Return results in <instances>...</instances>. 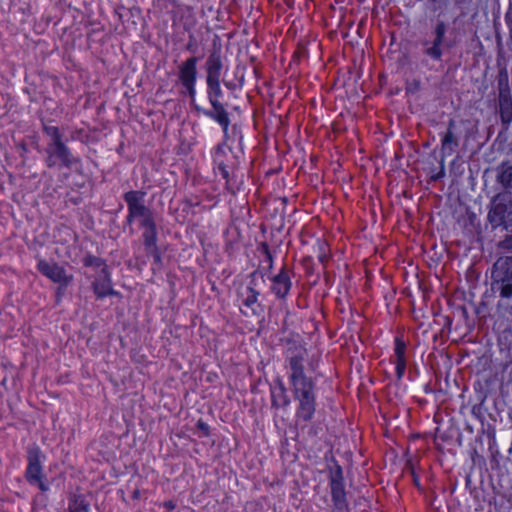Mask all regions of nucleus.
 Wrapping results in <instances>:
<instances>
[{
  "label": "nucleus",
  "mask_w": 512,
  "mask_h": 512,
  "mask_svg": "<svg viewBox=\"0 0 512 512\" xmlns=\"http://www.w3.org/2000/svg\"><path fill=\"white\" fill-rule=\"evenodd\" d=\"M83 263H84L85 266L100 268V270L103 267H106V265L104 264V262H103V260L101 258L92 256V255H87L84 258Z\"/></svg>",
  "instance_id": "nucleus-20"
},
{
  "label": "nucleus",
  "mask_w": 512,
  "mask_h": 512,
  "mask_svg": "<svg viewBox=\"0 0 512 512\" xmlns=\"http://www.w3.org/2000/svg\"><path fill=\"white\" fill-rule=\"evenodd\" d=\"M40 450L38 447H32L28 451V467L26 478L32 484H37L42 491L48 490V487L42 482Z\"/></svg>",
  "instance_id": "nucleus-11"
},
{
  "label": "nucleus",
  "mask_w": 512,
  "mask_h": 512,
  "mask_svg": "<svg viewBox=\"0 0 512 512\" xmlns=\"http://www.w3.org/2000/svg\"><path fill=\"white\" fill-rule=\"evenodd\" d=\"M396 374H397V377L400 379L403 374H404V371L406 369V360H399V361H396Z\"/></svg>",
  "instance_id": "nucleus-24"
},
{
  "label": "nucleus",
  "mask_w": 512,
  "mask_h": 512,
  "mask_svg": "<svg viewBox=\"0 0 512 512\" xmlns=\"http://www.w3.org/2000/svg\"><path fill=\"white\" fill-rule=\"evenodd\" d=\"M499 246H500L502 249H505V250H511V249H512V236L507 237L506 239H504L503 241H501V242L499 243Z\"/></svg>",
  "instance_id": "nucleus-26"
},
{
  "label": "nucleus",
  "mask_w": 512,
  "mask_h": 512,
  "mask_svg": "<svg viewBox=\"0 0 512 512\" xmlns=\"http://www.w3.org/2000/svg\"><path fill=\"white\" fill-rule=\"evenodd\" d=\"M44 130H45L46 134L50 137L49 143H56V142L62 141V135L60 134L57 127L45 126Z\"/></svg>",
  "instance_id": "nucleus-21"
},
{
  "label": "nucleus",
  "mask_w": 512,
  "mask_h": 512,
  "mask_svg": "<svg viewBox=\"0 0 512 512\" xmlns=\"http://www.w3.org/2000/svg\"><path fill=\"white\" fill-rule=\"evenodd\" d=\"M505 21L509 30L512 32V0L510 1L508 10L505 14Z\"/></svg>",
  "instance_id": "nucleus-25"
},
{
  "label": "nucleus",
  "mask_w": 512,
  "mask_h": 512,
  "mask_svg": "<svg viewBox=\"0 0 512 512\" xmlns=\"http://www.w3.org/2000/svg\"><path fill=\"white\" fill-rule=\"evenodd\" d=\"M93 290L95 294L100 298L116 294V292L112 289L110 275L107 271V267H103L95 278V281L93 282Z\"/></svg>",
  "instance_id": "nucleus-13"
},
{
  "label": "nucleus",
  "mask_w": 512,
  "mask_h": 512,
  "mask_svg": "<svg viewBox=\"0 0 512 512\" xmlns=\"http://www.w3.org/2000/svg\"><path fill=\"white\" fill-rule=\"evenodd\" d=\"M307 355L306 349L299 347L296 353L289 357V379L293 387L295 400L298 401L296 417L303 421L313 418L316 403L314 381L304 373L303 361Z\"/></svg>",
  "instance_id": "nucleus-1"
},
{
  "label": "nucleus",
  "mask_w": 512,
  "mask_h": 512,
  "mask_svg": "<svg viewBox=\"0 0 512 512\" xmlns=\"http://www.w3.org/2000/svg\"><path fill=\"white\" fill-rule=\"evenodd\" d=\"M498 90L501 119L504 123H510L512 121V96L507 75L499 77Z\"/></svg>",
  "instance_id": "nucleus-9"
},
{
  "label": "nucleus",
  "mask_w": 512,
  "mask_h": 512,
  "mask_svg": "<svg viewBox=\"0 0 512 512\" xmlns=\"http://www.w3.org/2000/svg\"><path fill=\"white\" fill-rule=\"evenodd\" d=\"M198 428L201 429L205 435L208 434V430H209V426L204 423L203 421H198V424H197Z\"/></svg>",
  "instance_id": "nucleus-28"
},
{
  "label": "nucleus",
  "mask_w": 512,
  "mask_h": 512,
  "mask_svg": "<svg viewBox=\"0 0 512 512\" xmlns=\"http://www.w3.org/2000/svg\"><path fill=\"white\" fill-rule=\"evenodd\" d=\"M487 218L493 228H512V202L508 203L502 194L495 195L491 200Z\"/></svg>",
  "instance_id": "nucleus-4"
},
{
  "label": "nucleus",
  "mask_w": 512,
  "mask_h": 512,
  "mask_svg": "<svg viewBox=\"0 0 512 512\" xmlns=\"http://www.w3.org/2000/svg\"><path fill=\"white\" fill-rule=\"evenodd\" d=\"M456 123L453 119L449 120L447 131L441 140V154L443 157L451 156L459 146V139L455 133Z\"/></svg>",
  "instance_id": "nucleus-12"
},
{
  "label": "nucleus",
  "mask_w": 512,
  "mask_h": 512,
  "mask_svg": "<svg viewBox=\"0 0 512 512\" xmlns=\"http://www.w3.org/2000/svg\"><path fill=\"white\" fill-rule=\"evenodd\" d=\"M48 167H71L76 159L63 141L48 143L46 148Z\"/></svg>",
  "instance_id": "nucleus-6"
},
{
  "label": "nucleus",
  "mask_w": 512,
  "mask_h": 512,
  "mask_svg": "<svg viewBox=\"0 0 512 512\" xmlns=\"http://www.w3.org/2000/svg\"><path fill=\"white\" fill-rule=\"evenodd\" d=\"M207 79L210 78H220L221 69H222V61L221 55L219 51H213L207 60Z\"/></svg>",
  "instance_id": "nucleus-16"
},
{
  "label": "nucleus",
  "mask_w": 512,
  "mask_h": 512,
  "mask_svg": "<svg viewBox=\"0 0 512 512\" xmlns=\"http://www.w3.org/2000/svg\"><path fill=\"white\" fill-rule=\"evenodd\" d=\"M333 477L338 478L342 482L343 477H342V469H341V467L337 466L336 470L334 472H332L331 479Z\"/></svg>",
  "instance_id": "nucleus-27"
},
{
  "label": "nucleus",
  "mask_w": 512,
  "mask_h": 512,
  "mask_svg": "<svg viewBox=\"0 0 512 512\" xmlns=\"http://www.w3.org/2000/svg\"><path fill=\"white\" fill-rule=\"evenodd\" d=\"M197 58L190 57L179 66V80L186 88L192 100L195 97V82L197 77Z\"/></svg>",
  "instance_id": "nucleus-10"
},
{
  "label": "nucleus",
  "mask_w": 512,
  "mask_h": 512,
  "mask_svg": "<svg viewBox=\"0 0 512 512\" xmlns=\"http://www.w3.org/2000/svg\"><path fill=\"white\" fill-rule=\"evenodd\" d=\"M491 291L503 299L512 298V257H500L491 272Z\"/></svg>",
  "instance_id": "nucleus-2"
},
{
  "label": "nucleus",
  "mask_w": 512,
  "mask_h": 512,
  "mask_svg": "<svg viewBox=\"0 0 512 512\" xmlns=\"http://www.w3.org/2000/svg\"><path fill=\"white\" fill-rule=\"evenodd\" d=\"M331 493L332 500L335 506L339 509L345 505V491L343 483L336 477L331 479Z\"/></svg>",
  "instance_id": "nucleus-17"
},
{
  "label": "nucleus",
  "mask_w": 512,
  "mask_h": 512,
  "mask_svg": "<svg viewBox=\"0 0 512 512\" xmlns=\"http://www.w3.org/2000/svg\"><path fill=\"white\" fill-rule=\"evenodd\" d=\"M141 225L145 229V231L143 233V238H144V243L147 247V250L149 253L152 254L155 262H158V261H160V255L157 253L156 248H155L157 234H156L154 221L152 219V220H150L146 223H143Z\"/></svg>",
  "instance_id": "nucleus-14"
},
{
  "label": "nucleus",
  "mask_w": 512,
  "mask_h": 512,
  "mask_svg": "<svg viewBox=\"0 0 512 512\" xmlns=\"http://www.w3.org/2000/svg\"><path fill=\"white\" fill-rule=\"evenodd\" d=\"M206 81L208 87L207 94L209 102L212 106V110L204 111V114L217 121L223 127V130L226 133L230 124V119L223 104L219 101V97L222 95L220 78H210L206 79Z\"/></svg>",
  "instance_id": "nucleus-3"
},
{
  "label": "nucleus",
  "mask_w": 512,
  "mask_h": 512,
  "mask_svg": "<svg viewBox=\"0 0 512 512\" xmlns=\"http://www.w3.org/2000/svg\"><path fill=\"white\" fill-rule=\"evenodd\" d=\"M38 268L39 271L50 280L60 284V287L57 290L58 295L61 293L62 287H66L72 281V275L68 274L62 266L56 263L40 261L38 263Z\"/></svg>",
  "instance_id": "nucleus-8"
},
{
  "label": "nucleus",
  "mask_w": 512,
  "mask_h": 512,
  "mask_svg": "<svg viewBox=\"0 0 512 512\" xmlns=\"http://www.w3.org/2000/svg\"><path fill=\"white\" fill-rule=\"evenodd\" d=\"M144 195L145 193L140 191H129L124 195L129 209L127 217L129 223L136 218L140 219L141 224L152 220L150 210L143 204Z\"/></svg>",
  "instance_id": "nucleus-5"
},
{
  "label": "nucleus",
  "mask_w": 512,
  "mask_h": 512,
  "mask_svg": "<svg viewBox=\"0 0 512 512\" xmlns=\"http://www.w3.org/2000/svg\"><path fill=\"white\" fill-rule=\"evenodd\" d=\"M219 170H220V172H221V174H222L223 178L227 179V178H228L229 173H228V171H227L226 167H225L224 165L220 164V165H219Z\"/></svg>",
  "instance_id": "nucleus-29"
},
{
  "label": "nucleus",
  "mask_w": 512,
  "mask_h": 512,
  "mask_svg": "<svg viewBox=\"0 0 512 512\" xmlns=\"http://www.w3.org/2000/svg\"><path fill=\"white\" fill-rule=\"evenodd\" d=\"M445 34L446 24L443 21L437 22L433 31V39H425L421 42L423 54L435 61H440L443 54L442 46L444 45Z\"/></svg>",
  "instance_id": "nucleus-7"
},
{
  "label": "nucleus",
  "mask_w": 512,
  "mask_h": 512,
  "mask_svg": "<svg viewBox=\"0 0 512 512\" xmlns=\"http://www.w3.org/2000/svg\"><path fill=\"white\" fill-rule=\"evenodd\" d=\"M70 512H89V503L83 495H74L69 503Z\"/></svg>",
  "instance_id": "nucleus-19"
},
{
  "label": "nucleus",
  "mask_w": 512,
  "mask_h": 512,
  "mask_svg": "<svg viewBox=\"0 0 512 512\" xmlns=\"http://www.w3.org/2000/svg\"><path fill=\"white\" fill-rule=\"evenodd\" d=\"M291 288V280L287 271L282 269L279 274L272 279V291L279 297L284 298Z\"/></svg>",
  "instance_id": "nucleus-15"
},
{
  "label": "nucleus",
  "mask_w": 512,
  "mask_h": 512,
  "mask_svg": "<svg viewBox=\"0 0 512 512\" xmlns=\"http://www.w3.org/2000/svg\"><path fill=\"white\" fill-rule=\"evenodd\" d=\"M289 399L286 398V396H284V402H283V405L284 406H287L289 404Z\"/></svg>",
  "instance_id": "nucleus-31"
},
{
  "label": "nucleus",
  "mask_w": 512,
  "mask_h": 512,
  "mask_svg": "<svg viewBox=\"0 0 512 512\" xmlns=\"http://www.w3.org/2000/svg\"><path fill=\"white\" fill-rule=\"evenodd\" d=\"M405 349H406L405 343L397 338L396 344H395L396 361L406 360L405 359Z\"/></svg>",
  "instance_id": "nucleus-22"
},
{
  "label": "nucleus",
  "mask_w": 512,
  "mask_h": 512,
  "mask_svg": "<svg viewBox=\"0 0 512 512\" xmlns=\"http://www.w3.org/2000/svg\"><path fill=\"white\" fill-rule=\"evenodd\" d=\"M258 292L255 291L253 288H249V295L244 300V304L248 307L256 303L257 301Z\"/></svg>",
  "instance_id": "nucleus-23"
},
{
  "label": "nucleus",
  "mask_w": 512,
  "mask_h": 512,
  "mask_svg": "<svg viewBox=\"0 0 512 512\" xmlns=\"http://www.w3.org/2000/svg\"><path fill=\"white\" fill-rule=\"evenodd\" d=\"M163 505L169 511H171L175 508V504L173 503V501H166V502H164Z\"/></svg>",
  "instance_id": "nucleus-30"
},
{
  "label": "nucleus",
  "mask_w": 512,
  "mask_h": 512,
  "mask_svg": "<svg viewBox=\"0 0 512 512\" xmlns=\"http://www.w3.org/2000/svg\"><path fill=\"white\" fill-rule=\"evenodd\" d=\"M497 181L506 189L512 188V165L502 164L499 167Z\"/></svg>",
  "instance_id": "nucleus-18"
}]
</instances>
